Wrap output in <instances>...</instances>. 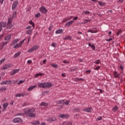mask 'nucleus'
<instances>
[{"instance_id":"1","label":"nucleus","mask_w":125,"mask_h":125,"mask_svg":"<svg viewBox=\"0 0 125 125\" xmlns=\"http://www.w3.org/2000/svg\"><path fill=\"white\" fill-rule=\"evenodd\" d=\"M35 111H36V110L33 108L29 109L27 108L23 109V112L25 115L29 118H35L36 117V113H34Z\"/></svg>"},{"instance_id":"2","label":"nucleus","mask_w":125,"mask_h":125,"mask_svg":"<svg viewBox=\"0 0 125 125\" xmlns=\"http://www.w3.org/2000/svg\"><path fill=\"white\" fill-rule=\"evenodd\" d=\"M52 86V83H40L39 87L42 88H49Z\"/></svg>"},{"instance_id":"3","label":"nucleus","mask_w":125,"mask_h":125,"mask_svg":"<svg viewBox=\"0 0 125 125\" xmlns=\"http://www.w3.org/2000/svg\"><path fill=\"white\" fill-rule=\"evenodd\" d=\"M13 123L16 124L17 123H23V120L20 118H15L12 120Z\"/></svg>"},{"instance_id":"4","label":"nucleus","mask_w":125,"mask_h":125,"mask_svg":"<svg viewBox=\"0 0 125 125\" xmlns=\"http://www.w3.org/2000/svg\"><path fill=\"white\" fill-rule=\"evenodd\" d=\"M40 10L42 13H43L44 14H46V13H47V9H46L44 6H42L40 8Z\"/></svg>"},{"instance_id":"5","label":"nucleus","mask_w":125,"mask_h":125,"mask_svg":"<svg viewBox=\"0 0 125 125\" xmlns=\"http://www.w3.org/2000/svg\"><path fill=\"white\" fill-rule=\"evenodd\" d=\"M19 42V39H14L12 41V43L10 44V46H13V45H14L15 44H16V43H17Z\"/></svg>"},{"instance_id":"6","label":"nucleus","mask_w":125,"mask_h":125,"mask_svg":"<svg viewBox=\"0 0 125 125\" xmlns=\"http://www.w3.org/2000/svg\"><path fill=\"white\" fill-rule=\"evenodd\" d=\"M17 4H18V1H14L12 4V9H15L16 8V6H17Z\"/></svg>"},{"instance_id":"7","label":"nucleus","mask_w":125,"mask_h":125,"mask_svg":"<svg viewBox=\"0 0 125 125\" xmlns=\"http://www.w3.org/2000/svg\"><path fill=\"white\" fill-rule=\"evenodd\" d=\"M91 110H92V108H91V107H89L83 109V111L84 112H87V113H91Z\"/></svg>"},{"instance_id":"8","label":"nucleus","mask_w":125,"mask_h":125,"mask_svg":"<svg viewBox=\"0 0 125 125\" xmlns=\"http://www.w3.org/2000/svg\"><path fill=\"white\" fill-rule=\"evenodd\" d=\"M19 71H20V68L18 69H14L13 70V72H11L10 73V75L11 76H13L14 75H15V74H16V73H18V72H19Z\"/></svg>"},{"instance_id":"9","label":"nucleus","mask_w":125,"mask_h":125,"mask_svg":"<svg viewBox=\"0 0 125 125\" xmlns=\"http://www.w3.org/2000/svg\"><path fill=\"white\" fill-rule=\"evenodd\" d=\"M10 67H11V65L10 64H5V66L3 67V68H1V70H5L6 69H8V68H10Z\"/></svg>"},{"instance_id":"10","label":"nucleus","mask_w":125,"mask_h":125,"mask_svg":"<svg viewBox=\"0 0 125 125\" xmlns=\"http://www.w3.org/2000/svg\"><path fill=\"white\" fill-rule=\"evenodd\" d=\"M56 117H49L47 119L48 122H54L56 121Z\"/></svg>"},{"instance_id":"11","label":"nucleus","mask_w":125,"mask_h":125,"mask_svg":"<svg viewBox=\"0 0 125 125\" xmlns=\"http://www.w3.org/2000/svg\"><path fill=\"white\" fill-rule=\"evenodd\" d=\"M60 118H61V119H67V118H69V115H67V114H61L60 116Z\"/></svg>"},{"instance_id":"12","label":"nucleus","mask_w":125,"mask_h":125,"mask_svg":"<svg viewBox=\"0 0 125 125\" xmlns=\"http://www.w3.org/2000/svg\"><path fill=\"white\" fill-rule=\"evenodd\" d=\"M31 125H40V121H35L32 122H31Z\"/></svg>"},{"instance_id":"13","label":"nucleus","mask_w":125,"mask_h":125,"mask_svg":"<svg viewBox=\"0 0 125 125\" xmlns=\"http://www.w3.org/2000/svg\"><path fill=\"white\" fill-rule=\"evenodd\" d=\"M35 87H37V85L31 86L28 87L27 90H28V91H31V90H33V89H34V88H35Z\"/></svg>"},{"instance_id":"14","label":"nucleus","mask_w":125,"mask_h":125,"mask_svg":"<svg viewBox=\"0 0 125 125\" xmlns=\"http://www.w3.org/2000/svg\"><path fill=\"white\" fill-rule=\"evenodd\" d=\"M74 21H70L67 22H66V24L65 25V26L66 27V26H70V25H72L73 23H74Z\"/></svg>"},{"instance_id":"15","label":"nucleus","mask_w":125,"mask_h":125,"mask_svg":"<svg viewBox=\"0 0 125 125\" xmlns=\"http://www.w3.org/2000/svg\"><path fill=\"white\" fill-rule=\"evenodd\" d=\"M10 39H11V34H9L4 38V41H9Z\"/></svg>"},{"instance_id":"16","label":"nucleus","mask_w":125,"mask_h":125,"mask_svg":"<svg viewBox=\"0 0 125 125\" xmlns=\"http://www.w3.org/2000/svg\"><path fill=\"white\" fill-rule=\"evenodd\" d=\"M56 34H63V30L60 29L56 31Z\"/></svg>"},{"instance_id":"17","label":"nucleus","mask_w":125,"mask_h":125,"mask_svg":"<svg viewBox=\"0 0 125 125\" xmlns=\"http://www.w3.org/2000/svg\"><path fill=\"white\" fill-rule=\"evenodd\" d=\"M64 41H67L69 40V41H71L72 37L71 36H66L65 38H63Z\"/></svg>"},{"instance_id":"18","label":"nucleus","mask_w":125,"mask_h":125,"mask_svg":"<svg viewBox=\"0 0 125 125\" xmlns=\"http://www.w3.org/2000/svg\"><path fill=\"white\" fill-rule=\"evenodd\" d=\"M120 74L118 73V72H117V71H114V76L115 78H120Z\"/></svg>"},{"instance_id":"19","label":"nucleus","mask_w":125,"mask_h":125,"mask_svg":"<svg viewBox=\"0 0 125 125\" xmlns=\"http://www.w3.org/2000/svg\"><path fill=\"white\" fill-rule=\"evenodd\" d=\"M20 54H21V52H18V53H16L14 55V58H17V57H18V56H20Z\"/></svg>"},{"instance_id":"20","label":"nucleus","mask_w":125,"mask_h":125,"mask_svg":"<svg viewBox=\"0 0 125 125\" xmlns=\"http://www.w3.org/2000/svg\"><path fill=\"white\" fill-rule=\"evenodd\" d=\"M89 46H90L91 47V48L93 50H95V46L94 45V44H91V43H89L88 44Z\"/></svg>"},{"instance_id":"21","label":"nucleus","mask_w":125,"mask_h":125,"mask_svg":"<svg viewBox=\"0 0 125 125\" xmlns=\"http://www.w3.org/2000/svg\"><path fill=\"white\" fill-rule=\"evenodd\" d=\"M0 26L2 28L5 27L6 26V23L3 22H0Z\"/></svg>"},{"instance_id":"22","label":"nucleus","mask_w":125,"mask_h":125,"mask_svg":"<svg viewBox=\"0 0 125 125\" xmlns=\"http://www.w3.org/2000/svg\"><path fill=\"white\" fill-rule=\"evenodd\" d=\"M51 66L52 67H53V68H55V69H57L58 68V65L54 64V63H51L50 64Z\"/></svg>"},{"instance_id":"23","label":"nucleus","mask_w":125,"mask_h":125,"mask_svg":"<svg viewBox=\"0 0 125 125\" xmlns=\"http://www.w3.org/2000/svg\"><path fill=\"white\" fill-rule=\"evenodd\" d=\"M12 20L10 18L8 20L7 25L12 24Z\"/></svg>"},{"instance_id":"24","label":"nucleus","mask_w":125,"mask_h":125,"mask_svg":"<svg viewBox=\"0 0 125 125\" xmlns=\"http://www.w3.org/2000/svg\"><path fill=\"white\" fill-rule=\"evenodd\" d=\"M13 25L12 24H8V26L6 27L7 30H10V29L12 28Z\"/></svg>"},{"instance_id":"25","label":"nucleus","mask_w":125,"mask_h":125,"mask_svg":"<svg viewBox=\"0 0 125 125\" xmlns=\"http://www.w3.org/2000/svg\"><path fill=\"white\" fill-rule=\"evenodd\" d=\"M26 41V39H23L22 41H21L19 43V45L20 46V47L22 46V44L24 43V42Z\"/></svg>"},{"instance_id":"26","label":"nucleus","mask_w":125,"mask_h":125,"mask_svg":"<svg viewBox=\"0 0 125 125\" xmlns=\"http://www.w3.org/2000/svg\"><path fill=\"white\" fill-rule=\"evenodd\" d=\"M47 105H48L47 104H46V103L45 102H42L40 104V106H47Z\"/></svg>"},{"instance_id":"27","label":"nucleus","mask_w":125,"mask_h":125,"mask_svg":"<svg viewBox=\"0 0 125 125\" xmlns=\"http://www.w3.org/2000/svg\"><path fill=\"white\" fill-rule=\"evenodd\" d=\"M65 103V101L63 100H62L60 101H58V104H64Z\"/></svg>"},{"instance_id":"28","label":"nucleus","mask_w":125,"mask_h":125,"mask_svg":"<svg viewBox=\"0 0 125 125\" xmlns=\"http://www.w3.org/2000/svg\"><path fill=\"white\" fill-rule=\"evenodd\" d=\"M29 24H30V25H32L33 28H35V23L34 22H33V21H29Z\"/></svg>"},{"instance_id":"29","label":"nucleus","mask_w":125,"mask_h":125,"mask_svg":"<svg viewBox=\"0 0 125 125\" xmlns=\"http://www.w3.org/2000/svg\"><path fill=\"white\" fill-rule=\"evenodd\" d=\"M6 90V88L2 87L0 88V91L2 92V91H5Z\"/></svg>"},{"instance_id":"30","label":"nucleus","mask_w":125,"mask_h":125,"mask_svg":"<svg viewBox=\"0 0 125 125\" xmlns=\"http://www.w3.org/2000/svg\"><path fill=\"white\" fill-rule=\"evenodd\" d=\"M27 35H32V29H30L26 31Z\"/></svg>"},{"instance_id":"31","label":"nucleus","mask_w":125,"mask_h":125,"mask_svg":"<svg viewBox=\"0 0 125 125\" xmlns=\"http://www.w3.org/2000/svg\"><path fill=\"white\" fill-rule=\"evenodd\" d=\"M33 50H37V49H39V46L38 45H35L33 47H32Z\"/></svg>"},{"instance_id":"32","label":"nucleus","mask_w":125,"mask_h":125,"mask_svg":"<svg viewBox=\"0 0 125 125\" xmlns=\"http://www.w3.org/2000/svg\"><path fill=\"white\" fill-rule=\"evenodd\" d=\"M7 43H8L7 42H3L1 44L2 48H3V47H4V45H6Z\"/></svg>"},{"instance_id":"33","label":"nucleus","mask_w":125,"mask_h":125,"mask_svg":"<svg viewBox=\"0 0 125 125\" xmlns=\"http://www.w3.org/2000/svg\"><path fill=\"white\" fill-rule=\"evenodd\" d=\"M101 62V61L100 60H98L97 61H95L94 62V63H95V64H100Z\"/></svg>"},{"instance_id":"34","label":"nucleus","mask_w":125,"mask_h":125,"mask_svg":"<svg viewBox=\"0 0 125 125\" xmlns=\"http://www.w3.org/2000/svg\"><path fill=\"white\" fill-rule=\"evenodd\" d=\"M43 74L42 73H38L35 75V78H38L40 76H42Z\"/></svg>"},{"instance_id":"35","label":"nucleus","mask_w":125,"mask_h":125,"mask_svg":"<svg viewBox=\"0 0 125 125\" xmlns=\"http://www.w3.org/2000/svg\"><path fill=\"white\" fill-rule=\"evenodd\" d=\"M7 106H8V104L7 103H4L3 104V107L7 108Z\"/></svg>"},{"instance_id":"36","label":"nucleus","mask_w":125,"mask_h":125,"mask_svg":"<svg viewBox=\"0 0 125 125\" xmlns=\"http://www.w3.org/2000/svg\"><path fill=\"white\" fill-rule=\"evenodd\" d=\"M98 3L101 6H104L105 5V3H102L101 1H99Z\"/></svg>"},{"instance_id":"37","label":"nucleus","mask_w":125,"mask_h":125,"mask_svg":"<svg viewBox=\"0 0 125 125\" xmlns=\"http://www.w3.org/2000/svg\"><path fill=\"white\" fill-rule=\"evenodd\" d=\"M118 106H116L115 107L112 108V111H113V112H116L117 110H118Z\"/></svg>"},{"instance_id":"38","label":"nucleus","mask_w":125,"mask_h":125,"mask_svg":"<svg viewBox=\"0 0 125 125\" xmlns=\"http://www.w3.org/2000/svg\"><path fill=\"white\" fill-rule=\"evenodd\" d=\"M122 32H123L122 29L119 30V31L117 33V36H119L120 34H122Z\"/></svg>"},{"instance_id":"39","label":"nucleus","mask_w":125,"mask_h":125,"mask_svg":"<svg viewBox=\"0 0 125 125\" xmlns=\"http://www.w3.org/2000/svg\"><path fill=\"white\" fill-rule=\"evenodd\" d=\"M36 18H39V17H41V13H38L35 15Z\"/></svg>"},{"instance_id":"40","label":"nucleus","mask_w":125,"mask_h":125,"mask_svg":"<svg viewBox=\"0 0 125 125\" xmlns=\"http://www.w3.org/2000/svg\"><path fill=\"white\" fill-rule=\"evenodd\" d=\"M12 83V82L11 81V80L6 81V84H10V83Z\"/></svg>"},{"instance_id":"41","label":"nucleus","mask_w":125,"mask_h":125,"mask_svg":"<svg viewBox=\"0 0 125 125\" xmlns=\"http://www.w3.org/2000/svg\"><path fill=\"white\" fill-rule=\"evenodd\" d=\"M25 82V80H21L20 82L17 83V84H21V83H23Z\"/></svg>"},{"instance_id":"42","label":"nucleus","mask_w":125,"mask_h":125,"mask_svg":"<svg viewBox=\"0 0 125 125\" xmlns=\"http://www.w3.org/2000/svg\"><path fill=\"white\" fill-rule=\"evenodd\" d=\"M76 81L77 82H80V81H83V78H80V79L76 78Z\"/></svg>"},{"instance_id":"43","label":"nucleus","mask_w":125,"mask_h":125,"mask_svg":"<svg viewBox=\"0 0 125 125\" xmlns=\"http://www.w3.org/2000/svg\"><path fill=\"white\" fill-rule=\"evenodd\" d=\"M5 61V58L3 59L0 61V65H1L2 62H4Z\"/></svg>"},{"instance_id":"44","label":"nucleus","mask_w":125,"mask_h":125,"mask_svg":"<svg viewBox=\"0 0 125 125\" xmlns=\"http://www.w3.org/2000/svg\"><path fill=\"white\" fill-rule=\"evenodd\" d=\"M120 69H121V70H122V71H124V65L120 64Z\"/></svg>"},{"instance_id":"45","label":"nucleus","mask_w":125,"mask_h":125,"mask_svg":"<svg viewBox=\"0 0 125 125\" xmlns=\"http://www.w3.org/2000/svg\"><path fill=\"white\" fill-rule=\"evenodd\" d=\"M17 47H20V46L19 45V44L17 43L14 46V48H16Z\"/></svg>"},{"instance_id":"46","label":"nucleus","mask_w":125,"mask_h":125,"mask_svg":"<svg viewBox=\"0 0 125 125\" xmlns=\"http://www.w3.org/2000/svg\"><path fill=\"white\" fill-rule=\"evenodd\" d=\"M86 23H88L87 20L84 19L83 21V22L82 24H86Z\"/></svg>"},{"instance_id":"47","label":"nucleus","mask_w":125,"mask_h":125,"mask_svg":"<svg viewBox=\"0 0 125 125\" xmlns=\"http://www.w3.org/2000/svg\"><path fill=\"white\" fill-rule=\"evenodd\" d=\"M16 14H17V12H14L13 14V17H16Z\"/></svg>"},{"instance_id":"48","label":"nucleus","mask_w":125,"mask_h":125,"mask_svg":"<svg viewBox=\"0 0 125 125\" xmlns=\"http://www.w3.org/2000/svg\"><path fill=\"white\" fill-rule=\"evenodd\" d=\"M92 33V34H93V33H96V32H94V31H92V30H91V29H90V30H89L88 31V33Z\"/></svg>"},{"instance_id":"49","label":"nucleus","mask_w":125,"mask_h":125,"mask_svg":"<svg viewBox=\"0 0 125 125\" xmlns=\"http://www.w3.org/2000/svg\"><path fill=\"white\" fill-rule=\"evenodd\" d=\"M105 41L106 42H111V41H113V39H112V38H110L108 39H106Z\"/></svg>"},{"instance_id":"50","label":"nucleus","mask_w":125,"mask_h":125,"mask_svg":"<svg viewBox=\"0 0 125 125\" xmlns=\"http://www.w3.org/2000/svg\"><path fill=\"white\" fill-rule=\"evenodd\" d=\"M15 97H21V95L20 94V93L17 94L15 95Z\"/></svg>"},{"instance_id":"51","label":"nucleus","mask_w":125,"mask_h":125,"mask_svg":"<svg viewBox=\"0 0 125 125\" xmlns=\"http://www.w3.org/2000/svg\"><path fill=\"white\" fill-rule=\"evenodd\" d=\"M4 36V33H3L1 35H0V40L2 39Z\"/></svg>"},{"instance_id":"52","label":"nucleus","mask_w":125,"mask_h":125,"mask_svg":"<svg viewBox=\"0 0 125 125\" xmlns=\"http://www.w3.org/2000/svg\"><path fill=\"white\" fill-rule=\"evenodd\" d=\"M34 49L33 48V47L30 49L28 50V52H32V51H34Z\"/></svg>"},{"instance_id":"53","label":"nucleus","mask_w":125,"mask_h":125,"mask_svg":"<svg viewBox=\"0 0 125 125\" xmlns=\"http://www.w3.org/2000/svg\"><path fill=\"white\" fill-rule=\"evenodd\" d=\"M84 14L88 15L90 14V12L88 11H86L84 12Z\"/></svg>"},{"instance_id":"54","label":"nucleus","mask_w":125,"mask_h":125,"mask_svg":"<svg viewBox=\"0 0 125 125\" xmlns=\"http://www.w3.org/2000/svg\"><path fill=\"white\" fill-rule=\"evenodd\" d=\"M75 112H80V108H74Z\"/></svg>"},{"instance_id":"55","label":"nucleus","mask_w":125,"mask_h":125,"mask_svg":"<svg viewBox=\"0 0 125 125\" xmlns=\"http://www.w3.org/2000/svg\"><path fill=\"white\" fill-rule=\"evenodd\" d=\"M100 69V66H98L97 67L94 68V70H99Z\"/></svg>"},{"instance_id":"56","label":"nucleus","mask_w":125,"mask_h":125,"mask_svg":"<svg viewBox=\"0 0 125 125\" xmlns=\"http://www.w3.org/2000/svg\"><path fill=\"white\" fill-rule=\"evenodd\" d=\"M53 26H50L49 28H48V30L49 31H51V30H52V28H53Z\"/></svg>"},{"instance_id":"57","label":"nucleus","mask_w":125,"mask_h":125,"mask_svg":"<svg viewBox=\"0 0 125 125\" xmlns=\"http://www.w3.org/2000/svg\"><path fill=\"white\" fill-rule=\"evenodd\" d=\"M31 28H32V26H31L28 25V26L26 28V29L30 30V29H31Z\"/></svg>"},{"instance_id":"58","label":"nucleus","mask_w":125,"mask_h":125,"mask_svg":"<svg viewBox=\"0 0 125 125\" xmlns=\"http://www.w3.org/2000/svg\"><path fill=\"white\" fill-rule=\"evenodd\" d=\"M1 84H6V81H3L1 83Z\"/></svg>"},{"instance_id":"59","label":"nucleus","mask_w":125,"mask_h":125,"mask_svg":"<svg viewBox=\"0 0 125 125\" xmlns=\"http://www.w3.org/2000/svg\"><path fill=\"white\" fill-rule=\"evenodd\" d=\"M20 94L21 95V97L22 96V97H24V96H25V94L23 93H20Z\"/></svg>"},{"instance_id":"60","label":"nucleus","mask_w":125,"mask_h":125,"mask_svg":"<svg viewBox=\"0 0 125 125\" xmlns=\"http://www.w3.org/2000/svg\"><path fill=\"white\" fill-rule=\"evenodd\" d=\"M69 103H70V101H67L65 103V105H69Z\"/></svg>"},{"instance_id":"61","label":"nucleus","mask_w":125,"mask_h":125,"mask_svg":"<svg viewBox=\"0 0 125 125\" xmlns=\"http://www.w3.org/2000/svg\"><path fill=\"white\" fill-rule=\"evenodd\" d=\"M68 20H68V18H66L63 19V22H66V21H68Z\"/></svg>"},{"instance_id":"62","label":"nucleus","mask_w":125,"mask_h":125,"mask_svg":"<svg viewBox=\"0 0 125 125\" xmlns=\"http://www.w3.org/2000/svg\"><path fill=\"white\" fill-rule=\"evenodd\" d=\"M78 18H79V17H74L73 20L74 21L78 20Z\"/></svg>"},{"instance_id":"63","label":"nucleus","mask_w":125,"mask_h":125,"mask_svg":"<svg viewBox=\"0 0 125 125\" xmlns=\"http://www.w3.org/2000/svg\"><path fill=\"white\" fill-rule=\"evenodd\" d=\"M55 44H56V43L53 42L51 46H53V47H55Z\"/></svg>"},{"instance_id":"64","label":"nucleus","mask_w":125,"mask_h":125,"mask_svg":"<svg viewBox=\"0 0 125 125\" xmlns=\"http://www.w3.org/2000/svg\"><path fill=\"white\" fill-rule=\"evenodd\" d=\"M27 63H28V64H32V61L31 60H28L27 61Z\"/></svg>"}]
</instances>
